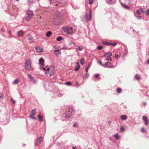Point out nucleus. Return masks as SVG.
Masks as SVG:
<instances>
[{"label":"nucleus","mask_w":149,"mask_h":149,"mask_svg":"<svg viewBox=\"0 0 149 149\" xmlns=\"http://www.w3.org/2000/svg\"><path fill=\"white\" fill-rule=\"evenodd\" d=\"M72 147L73 149H77V148L76 146H75V147L72 146Z\"/></svg>","instance_id":"nucleus-48"},{"label":"nucleus","mask_w":149,"mask_h":149,"mask_svg":"<svg viewBox=\"0 0 149 149\" xmlns=\"http://www.w3.org/2000/svg\"><path fill=\"white\" fill-rule=\"evenodd\" d=\"M143 120L145 124L146 125H148L149 123L148 118L146 116H143Z\"/></svg>","instance_id":"nucleus-6"},{"label":"nucleus","mask_w":149,"mask_h":149,"mask_svg":"<svg viewBox=\"0 0 149 149\" xmlns=\"http://www.w3.org/2000/svg\"><path fill=\"white\" fill-rule=\"evenodd\" d=\"M102 44L104 45L107 46H110V43L106 42H102Z\"/></svg>","instance_id":"nucleus-23"},{"label":"nucleus","mask_w":149,"mask_h":149,"mask_svg":"<svg viewBox=\"0 0 149 149\" xmlns=\"http://www.w3.org/2000/svg\"><path fill=\"white\" fill-rule=\"evenodd\" d=\"M93 0H89V3L91 4L93 3Z\"/></svg>","instance_id":"nucleus-34"},{"label":"nucleus","mask_w":149,"mask_h":149,"mask_svg":"<svg viewBox=\"0 0 149 149\" xmlns=\"http://www.w3.org/2000/svg\"><path fill=\"white\" fill-rule=\"evenodd\" d=\"M43 70H46V69L45 68H44L43 69Z\"/></svg>","instance_id":"nucleus-54"},{"label":"nucleus","mask_w":149,"mask_h":149,"mask_svg":"<svg viewBox=\"0 0 149 149\" xmlns=\"http://www.w3.org/2000/svg\"><path fill=\"white\" fill-rule=\"evenodd\" d=\"M147 14L149 17V9H148L147 12Z\"/></svg>","instance_id":"nucleus-46"},{"label":"nucleus","mask_w":149,"mask_h":149,"mask_svg":"<svg viewBox=\"0 0 149 149\" xmlns=\"http://www.w3.org/2000/svg\"><path fill=\"white\" fill-rule=\"evenodd\" d=\"M121 117V119L123 120H125L127 118L126 116L125 115H122Z\"/></svg>","instance_id":"nucleus-19"},{"label":"nucleus","mask_w":149,"mask_h":149,"mask_svg":"<svg viewBox=\"0 0 149 149\" xmlns=\"http://www.w3.org/2000/svg\"><path fill=\"white\" fill-rule=\"evenodd\" d=\"M89 15L90 16L89 18V20H90L91 19V16L92 15V10L91 9L89 10Z\"/></svg>","instance_id":"nucleus-15"},{"label":"nucleus","mask_w":149,"mask_h":149,"mask_svg":"<svg viewBox=\"0 0 149 149\" xmlns=\"http://www.w3.org/2000/svg\"><path fill=\"white\" fill-rule=\"evenodd\" d=\"M141 131L142 132H146V130L143 127H142L141 128Z\"/></svg>","instance_id":"nucleus-30"},{"label":"nucleus","mask_w":149,"mask_h":149,"mask_svg":"<svg viewBox=\"0 0 149 149\" xmlns=\"http://www.w3.org/2000/svg\"><path fill=\"white\" fill-rule=\"evenodd\" d=\"M84 59L83 58H82L80 60V63L82 65L84 64Z\"/></svg>","instance_id":"nucleus-24"},{"label":"nucleus","mask_w":149,"mask_h":149,"mask_svg":"<svg viewBox=\"0 0 149 149\" xmlns=\"http://www.w3.org/2000/svg\"><path fill=\"white\" fill-rule=\"evenodd\" d=\"M78 123H75L74 125H73V126L74 127H78Z\"/></svg>","instance_id":"nucleus-35"},{"label":"nucleus","mask_w":149,"mask_h":149,"mask_svg":"<svg viewBox=\"0 0 149 149\" xmlns=\"http://www.w3.org/2000/svg\"><path fill=\"white\" fill-rule=\"evenodd\" d=\"M27 39L29 40H31L33 39V38L30 36H28Z\"/></svg>","instance_id":"nucleus-29"},{"label":"nucleus","mask_w":149,"mask_h":149,"mask_svg":"<svg viewBox=\"0 0 149 149\" xmlns=\"http://www.w3.org/2000/svg\"><path fill=\"white\" fill-rule=\"evenodd\" d=\"M66 85H71V84L70 82H66Z\"/></svg>","instance_id":"nucleus-43"},{"label":"nucleus","mask_w":149,"mask_h":149,"mask_svg":"<svg viewBox=\"0 0 149 149\" xmlns=\"http://www.w3.org/2000/svg\"><path fill=\"white\" fill-rule=\"evenodd\" d=\"M3 97V95L2 94H0V98H2Z\"/></svg>","instance_id":"nucleus-47"},{"label":"nucleus","mask_w":149,"mask_h":149,"mask_svg":"<svg viewBox=\"0 0 149 149\" xmlns=\"http://www.w3.org/2000/svg\"><path fill=\"white\" fill-rule=\"evenodd\" d=\"M106 60H107V61H109L110 60L111 61L112 60V59L110 58H107L106 59Z\"/></svg>","instance_id":"nucleus-41"},{"label":"nucleus","mask_w":149,"mask_h":149,"mask_svg":"<svg viewBox=\"0 0 149 149\" xmlns=\"http://www.w3.org/2000/svg\"><path fill=\"white\" fill-rule=\"evenodd\" d=\"M34 14L33 12L31 10H28L27 13V16L25 18L26 20V21H29L32 18V16Z\"/></svg>","instance_id":"nucleus-2"},{"label":"nucleus","mask_w":149,"mask_h":149,"mask_svg":"<svg viewBox=\"0 0 149 149\" xmlns=\"http://www.w3.org/2000/svg\"><path fill=\"white\" fill-rule=\"evenodd\" d=\"M114 137L116 139H118L120 138L119 136L117 134H115L114 136Z\"/></svg>","instance_id":"nucleus-20"},{"label":"nucleus","mask_w":149,"mask_h":149,"mask_svg":"<svg viewBox=\"0 0 149 149\" xmlns=\"http://www.w3.org/2000/svg\"><path fill=\"white\" fill-rule=\"evenodd\" d=\"M113 64L109 62V65L108 66V67L109 68H111V67H113Z\"/></svg>","instance_id":"nucleus-31"},{"label":"nucleus","mask_w":149,"mask_h":149,"mask_svg":"<svg viewBox=\"0 0 149 149\" xmlns=\"http://www.w3.org/2000/svg\"><path fill=\"white\" fill-rule=\"evenodd\" d=\"M56 6H57V5L56 4Z\"/></svg>","instance_id":"nucleus-57"},{"label":"nucleus","mask_w":149,"mask_h":149,"mask_svg":"<svg viewBox=\"0 0 149 149\" xmlns=\"http://www.w3.org/2000/svg\"><path fill=\"white\" fill-rule=\"evenodd\" d=\"M141 12H143V10L141 9L140 10H136V14L138 15H140Z\"/></svg>","instance_id":"nucleus-16"},{"label":"nucleus","mask_w":149,"mask_h":149,"mask_svg":"<svg viewBox=\"0 0 149 149\" xmlns=\"http://www.w3.org/2000/svg\"><path fill=\"white\" fill-rule=\"evenodd\" d=\"M73 110V108L72 107H69L68 109V110L66 111L65 113V116L67 118H69L71 116Z\"/></svg>","instance_id":"nucleus-4"},{"label":"nucleus","mask_w":149,"mask_h":149,"mask_svg":"<svg viewBox=\"0 0 149 149\" xmlns=\"http://www.w3.org/2000/svg\"><path fill=\"white\" fill-rule=\"evenodd\" d=\"M88 69H87V68H86V69H85V70H86V72H87L88 71Z\"/></svg>","instance_id":"nucleus-51"},{"label":"nucleus","mask_w":149,"mask_h":149,"mask_svg":"<svg viewBox=\"0 0 149 149\" xmlns=\"http://www.w3.org/2000/svg\"><path fill=\"white\" fill-rule=\"evenodd\" d=\"M78 49L79 51H81L82 50L83 48V47L81 46H79L78 47Z\"/></svg>","instance_id":"nucleus-33"},{"label":"nucleus","mask_w":149,"mask_h":149,"mask_svg":"<svg viewBox=\"0 0 149 149\" xmlns=\"http://www.w3.org/2000/svg\"><path fill=\"white\" fill-rule=\"evenodd\" d=\"M120 130L121 131H124V127L123 126H121L120 128Z\"/></svg>","instance_id":"nucleus-42"},{"label":"nucleus","mask_w":149,"mask_h":149,"mask_svg":"<svg viewBox=\"0 0 149 149\" xmlns=\"http://www.w3.org/2000/svg\"><path fill=\"white\" fill-rule=\"evenodd\" d=\"M147 62L149 64V59L148 60Z\"/></svg>","instance_id":"nucleus-53"},{"label":"nucleus","mask_w":149,"mask_h":149,"mask_svg":"<svg viewBox=\"0 0 149 149\" xmlns=\"http://www.w3.org/2000/svg\"><path fill=\"white\" fill-rule=\"evenodd\" d=\"M116 45V43H110V45H112L113 46H115Z\"/></svg>","instance_id":"nucleus-36"},{"label":"nucleus","mask_w":149,"mask_h":149,"mask_svg":"<svg viewBox=\"0 0 149 149\" xmlns=\"http://www.w3.org/2000/svg\"><path fill=\"white\" fill-rule=\"evenodd\" d=\"M88 14H86L84 17V19H85V20L86 21L89 20V19H88Z\"/></svg>","instance_id":"nucleus-27"},{"label":"nucleus","mask_w":149,"mask_h":149,"mask_svg":"<svg viewBox=\"0 0 149 149\" xmlns=\"http://www.w3.org/2000/svg\"><path fill=\"white\" fill-rule=\"evenodd\" d=\"M31 118H32L34 119H36V118L35 117H33V116H32L31 117H29Z\"/></svg>","instance_id":"nucleus-45"},{"label":"nucleus","mask_w":149,"mask_h":149,"mask_svg":"<svg viewBox=\"0 0 149 149\" xmlns=\"http://www.w3.org/2000/svg\"><path fill=\"white\" fill-rule=\"evenodd\" d=\"M109 62H107L105 63L104 64V65L105 66H107L108 67V65H109Z\"/></svg>","instance_id":"nucleus-40"},{"label":"nucleus","mask_w":149,"mask_h":149,"mask_svg":"<svg viewBox=\"0 0 149 149\" xmlns=\"http://www.w3.org/2000/svg\"><path fill=\"white\" fill-rule=\"evenodd\" d=\"M54 53L57 56L60 55L61 54L60 50L59 49L54 50Z\"/></svg>","instance_id":"nucleus-9"},{"label":"nucleus","mask_w":149,"mask_h":149,"mask_svg":"<svg viewBox=\"0 0 149 149\" xmlns=\"http://www.w3.org/2000/svg\"><path fill=\"white\" fill-rule=\"evenodd\" d=\"M19 81V80L18 79H16L13 81V84H18Z\"/></svg>","instance_id":"nucleus-26"},{"label":"nucleus","mask_w":149,"mask_h":149,"mask_svg":"<svg viewBox=\"0 0 149 149\" xmlns=\"http://www.w3.org/2000/svg\"><path fill=\"white\" fill-rule=\"evenodd\" d=\"M43 117L40 115L38 116V119L39 121L40 122H42L43 120Z\"/></svg>","instance_id":"nucleus-17"},{"label":"nucleus","mask_w":149,"mask_h":149,"mask_svg":"<svg viewBox=\"0 0 149 149\" xmlns=\"http://www.w3.org/2000/svg\"><path fill=\"white\" fill-rule=\"evenodd\" d=\"M36 51L39 52H42L43 51L42 48L39 46H36Z\"/></svg>","instance_id":"nucleus-7"},{"label":"nucleus","mask_w":149,"mask_h":149,"mask_svg":"<svg viewBox=\"0 0 149 149\" xmlns=\"http://www.w3.org/2000/svg\"><path fill=\"white\" fill-rule=\"evenodd\" d=\"M146 102H144L143 103V105H144V106H146Z\"/></svg>","instance_id":"nucleus-50"},{"label":"nucleus","mask_w":149,"mask_h":149,"mask_svg":"<svg viewBox=\"0 0 149 149\" xmlns=\"http://www.w3.org/2000/svg\"><path fill=\"white\" fill-rule=\"evenodd\" d=\"M116 0H109V3L110 4H113L115 3Z\"/></svg>","instance_id":"nucleus-18"},{"label":"nucleus","mask_w":149,"mask_h":149,"mask_svg":"<svg viewBox=\"0 0 149 149\" xmlns=\"http://www.w3.org/2000/svg\"><path fill=\"white\" fill-rule=\"evenodd\" d=\"M58 20L56 19H54L53 20V23L55 24V25H57L58 24V23H57L56 22L58 21Z\"/></svg>","instance_id":"nucleus-22"},{"label":"nucleus","mask_w":149,"mask_h":149,"mask_svg":"<svg viewBox=\"0 0 149 149\" xmlns=\"http://www.w3.org/2000/svg\"><path fill=\"white\" fill-rule=\"evenodd\" d=\"M74 45L75 46H77V45H75V44L74 43Z\"/></svg>","instance_id":"nucleus-55"},{"label":"nucleus","mask_w":149,"mask_h":149,"mask_svg":"<svg viewBox=\"0 0 149 149\" xmlns=\"http://www.w3.org/2000/svg\"><path fill=\"white\" fill-rule=\"evenodd\" d=\"M103 48L102 47V46H99L98 47H97V49L99 50H100L102 49Z\"/></svg>","instance_id":"nucleus-37"},{"label":"nucleus","mask_w":149,"mask_h":149,"mask_svg":"<svg viewBox=\"0 0 149 149\" xmlns=\"http://www.w3.org/2000/svg\"><path fill=\"white\" fill-rule=\"evenodd\" d=\"M23 34L24 32L22 31H19L17 32L18 35L19 36H22L23 35Z\"/></svg>","instance_id":"nucleus-13"},{"label":"nucleus","mask_w":149,"mask_h":149,"mask_svg":"<svg viewBox=\"0 0 149 149\" xmlns=\"http://www.w3.org/2000/svg\"><path fill=\"white\" fill-rule=\"evenodd\" d=\"M100 64H101L102 66H104V65H103L101 64V63H100Z\"/></svg>","instance_id":"nucleus-56"},{"label":"nucleus","mask_w":149,"mask_h":149,"mask_svg":"<svg viewBox=\"0 0 149 149\" xmlns=\"http://www.w3.org/2000/svg\"><path fill=\"white\" fill-rule=\"evenodd\" d=\"M49 69H50V68H48L47 69V71H49Z\"/></svg>","instance_id":"nucleus-52"},{"label":"nucleus","mask_w":149,"mask_h":149,"mask_svg":"<svg viewBox=\"0 0 149 149\" xmlns=\"http://www.w3.org/2000/svg\"><path fill=\"white\" fill-rule=\"evenodd\" d=\"M90 65H88L87 68L88 69L89 68H90Z\"/></svg>","instance_id":"nucleus-49"},{"label":"nucleus","mask_w":149,"mask_h":149,"mask_svg":"<svg viewBox=\"0 0 149 149\" xmlns=\"http://www.w3.org/2000/svg\"><path fill=\"white\" fill-rule=\"evenodd\" d=\"M31 59H28L25 62V68L26 69L29 70L31 68Z\"/></svg>","instance_id":"nucleus-3"},{"label":"nucleus","mask_w":149,"mask_h":149,"mask_svg":"<svg viewBox=\"0 0 149 149\" xmlns=\"http://www.w3.org/2000/svg\"><path fill=\"white\" fill-rule=\"evenodd\" d=\"M63 31L67 34L71 35L73 33V31L72 27L65 26L63 27Z\"/></svg>","instance_id":"nucleus-1"},{"label":"nucleus","mask_w":149,"mask_h":149,"mask_svg":"<svg viewBox=\"0 0 149 149\" xmlns=\"http://www.w3.org/2000/svg\"><path fill=\"white\" fill-rule=\"evenodd\" d=\"M122 5L125 8H126L127 9H129V7L128 6L126 5L125 4H123V3L122 4Z\"/></svg>","instance_id":"nucleus-21"},{"label":"nucleus","mask_w":149,"mask_h":149,"mask_svg":"<svg viewBox=\"0 0 149 149\" xmlns=\"http://www.w3.org/2000/svg\"><path fill=\"white\" fill-rule=\"evenodd\" d=\"M11 101H12V103L13 104H15V101L13 100V99L12 98V99H11Z\"/></svg>","instance_id":"nucleus-44"},{"label":"nucleus","mask_w":149,"mask_h":149,"mask_svg":"<svg viewBox=\"0 0 149 149\" xmlns=\"http://www.w3.org/2000/svg\"><path fill=\"white\" fill-rule=\"evenodd\" d=\"M121 89L120 88H118L117 89L116 91L118 93H120L121 92Z\"/></svg>","instance_id":"nucleus-25"},{"label":"nucleus","mask_w":149,"mask_h":149,"mask_svg":"<svg viewBox=\"0 0 149 149\" xmlns=\"http://www.w3.org/2000/svg\"><path fill=\"white\" fill-rule=\"evenodd\" d=\"M99 74H97L95 76V77H96V78L99 79Z\"/></svg>","instance_id":"nucleus-39"},{"label":"nucleus","mask_w":149,"mask_h":149,"mask_svg":"<svg viewBox=\"0 0 149 149\" xmlns=\"http://www.w3.org/2000/svg\"><path fill=\"white\" fill-rule=\"evenodd\" d=\"M50 1H51L52 0H49Z\"/></svg>","instance_id":"nucleus-59"},{"label":"nucleus","mask_w":149,"mask_h":149,"mask_svg":"<svg viewBox=\"0 0 149 149\" xmlns=\"http://www.w3.org/2000/svg\"><path fill=\"white\" fill-rule=\"evenodd\" d=\"M120 57V56L118 54H116L115 55V57L116 58H118Z\"/></svg>","instance_id":"nucleus-38"},{"label":"nucleus","mask_w":149,"mask_h":149,"mask_svg":"<svg viewBox=\"0 0 149 149\" xmlns=\"http://www.w3.org/2000/svg\"><path fill=\"white\" fill-rule=\"evenodd\" d=\"M135 77L136 79H140V76L138 75H136L135 76Z\"/></svg>","instance_id":"nucleus-32"},{"label":"nucleus","mask_w":149,"mask_h":149,"mask_svg":"<svg viewBox=\"0 0 149 149\" xmlns=\"http://www.w3.org/2000/svg\"><path fill=\"white\" fill-rule=\"evenodd\" d=\"M44 61V60L42 58H40L39 60V63L42 66H44L43 63Z\"/></svg>","instance_id":"nucleus-11"},{"label":"nucleus","mask_w":149,"mask_h":149,"mask_svg":"<svg viewBox=\"0 0 149 149\" xmlns=\"http://www.w3.org/2000/svg\"><path fill=\"white\" fill-rule=\"evenodd\" d=\"M62 39H63V38L62 37H58L57 38L56 40L58 41H60L61 40H62Z\"/></svg>","instance_id":"nucleus-28"},{"label":"nucleus","mask_w":149,"mask_h":149,"mask_svg":"<svg viewBox=\"0 0 149 149\" xmlns=\"http://www.w3.org/2000/svg\"><path fill=\"white\" fill-rule=\"evenodd\" d=\"M16 0V1H19V0Z\"/></svg>","instance_id":"nucleus-58"},{"label":"nucleus","mask_w":149,"mask_h":149,"mask_svg":"<svg viewBox=\"0 0 149 149\" xmlns=\"http://www.w3.org/2000/svg\"><path fill=\"white\" fill-rule=\"evenodd\" d=\"M37 109L35 108L33 109L31 112V113L29 116V117L34 116L35 114L36 113Z\"/></svg>","instance_id":"nucleus-8"},{"label":"nucleus","mask_w":149,"mask_h":149,"mask_svg":"<svg viewBox=\"0 0 149 149\" xmlns=\"http://www.w3.org/2000/svg\"><path fill=\"white\" fill-rule=\"evenodd\" d=\"M77 66L74 68L75 71H77L80 68V66L79 64V62L77 63Z\"/></svg>","instance_id":"nucleus-12"},{"label":"nucleus","mask_w":149,"mask_h":149,"mask_svg":"<svg viewBox=\"0 0 149 149\" xmlns=\"http://www.w3.org/2000/svg\"><path fill=\"white\" fill-rule=\"evenodd\" d=\"M112 55V53L111 52H106L104 54V56L106 57H108Z\"/></svg>","instance_id":"nucleus-10"},{"label":"nucleus","mask_w":149,"mask_h":149,"mask_svg":"<svg viewBox=\"0 0 149 149\" xmlns=\"http://www.w3.org/2000/svg\"><path fill=\"white\" fill-rule=\"evenodd\" d=\"M43 139L44 138L42 136H41L39 138H37L35 141V146H38L40 145L43 140Z\"/></svg>","instance_id":"nucleus-5"},{"label":"nucleus","mask_w":149,"mask_h":149,"mask_svg":"<svg viewBox=\"0 0 149 149\" xmlns=\"http://www.w3.org/2000/svg\"><path fill=\"white\" fill-rule=\"evenodd\" d=\"M52 32L51 31H48L46 33V35L47 37H49L51 35Z\"/></svg>","instance_id":"nucleus-14"}]
</instances>
